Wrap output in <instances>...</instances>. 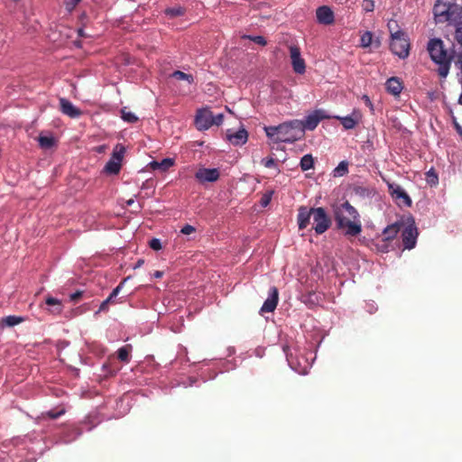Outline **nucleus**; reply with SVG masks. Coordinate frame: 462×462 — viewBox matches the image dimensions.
<instances>
[{"instance_id":"obj_1","label":"nucleus","mask_w":462,"mask_h":462,"mask_svg":"<svg viewBox=\"0 0 462 462\" xmlns=\"http://www.w3.org/2000/svg\"><path fill=\"white\" fill-rule=\"evenodd\" d=\"M333 213L337 227L345 230V236H357L362 232L359 213L348 201L335 206Z\"/></svg>"},{"instance_id":"obj_2","label":"nucleus","mask_w":462,"mask_h":462,"mask_svg":"<svg viewBox=\"0 0 462 462\" xmlns=\"http://www.w3.org/2000/svg\"><path fill=\"white\" fill-rule=\"evenodd\" d=\"M263 130L273 143H293L304 138V133L298 119L283 122L279 125L264 126Z\"/></svg>"},{"instance_id":"obj_3","label":"nucleus","mask_w":462,"mask_h":462,"mask_svg":"<svg viewBox=\"0 0 462 462\" xmlns=\"http://www.w3.org/2000/svg\"><path fill=\"white\" fill-rule=\"evenodd\" d=\"M313 218V229L317 235H322L331 226V218L323 208H310L300 206L298 208L297 223L299 229H305Z\"/></svg>"},{"instance_id":"obj_4","label":"nucleus","mask_w":462,"mask_h":462,"mask_svg":"<svg viewBox=\"0 0 462 462\" xmlns=\"http://www.w3.org/2000/svg\"><path fill=\"white\" fill-rule=\"evenodd\" d=\"M433 14L437 23H448L457 26L462 21V5L449 0H437Z\"/></svg>"},{"instance_id":"obj_5","label":"nucleus","mask_w":462,"mask_h":462,"mask_svg":"<svg viewBox=\"0 0 462 462\" xmlns=\"http://www.w3.org/2000/svg\"><path fill=\"white\" fill-rule=\"evenodd\" d=\"M427 49L431 60L439 65L438 69L439 75L446 78L449 72L453 57L445 49L443 41L439 38L430 39Z\"/></svg>"},{"instance_id":"obj_6","label":"nucleus","mask_w":462,"mask_h":462,"mask_svg":"<svg viewBox=\"0 0 462 462\" xmlns=\"http://www.w3.org/2000/svg\"><path fill=\"white\" fill-rule=\"evenodd\" d=\"M391 33L390 50L400 59H405L409 56L410 43L406 33L402 30L393 32L392 23H388Z\"/></svg>"},{"instance_id":"obj_7","label":"nucleus","mask_w":462,"mask_h":462,"mask_svg":"<svg viewBox=\"0 0 462 462\" xmlns=\"http://www.w3.org/2000/svg\"><path fill=\"white\" fill-rule=\"evenodd\" d=\"M404 228L402 232V244L405 249H412L415 247L418 237V229L415 225V221L411 217H407L406 221H403Z\"/></svg>"},{"instance_id":"obj_8","label":"nucleus","mask_w":462,"mask_h":462,"mask_svg":"<svg viewBox=\"0 0 462 462\" xmlns=\"http://www.w3.org/2000/svg\"><path fill=\"white\" fill-rule=\"evenodd\" d=\"M329 118L323 110H315L305 117L304 120H300L302 132L305 134L306 130L313 131L323 119Z\"/></svg>"},{"instance_id":"obj_9","label":"nucleus","mask_w":462,"mask_h":462,"mask_svg":"<svg viewBox=\"0 0 462 462\" xmlns=\"http://www.w3.org/2000/svg\"><path fill=\"white\" fill-rule=\"evenodd\" d=\"M289 49L294 72L300 75L304 74L306 71V64L305 60L301 58L300 48L296 45H291Z\"/></svg>"},{"instance_id":"obj_10","label":"nucleus","mask_w":462,"mask_h":462,"mask_svg":"<svg viewBox=\"0 0 462 462\" xmlns=\"http://www.w3.org/2000/svg\"><path fill=\"white\" fill-rule=\"evenodd\" d=\"M195 125L198 130H208L214 125L213 114L210 110L204 108L197 112Z\"/></svg>"},{"instance_id":"obj_11","label":"nucleus","mask_w":462,"mask_h":462,"mask_svg":"<svg viewBox=\"0 0 462 462\" xmlns=\"http://www.w3.org/2000/svg\"><path fill=\"white\" fill-rule=\"evenodd\" d=\"M388 188H389L391 196L396 201H398V203H402L404 206H407V207L411 206V203H412L411 199L400 185L389 184Z\"/></svg>"},{"instance_id":"obj_12","label":"nucleus","mask_w":462,"mask_h":462,"mask_svg":"<svg viewBox=\"0 0 462 462\" xmlns=\"http://www.w3.org/2000/svg\"><path fill=\"white\" fill-rule=\"evenodd\" d=\"M279 301V291L278 289L274 286L270 288L269 291V296L264 300L260 312L261 313H266V312H273L278 304Z\"/></svg>"},{"instance_id":"obj_13","label":"nucleus","mask_w":462,"mask_h":462,"mask_svg":"<svg viewBox=\"0 0 462 462\" xmlns=\"http://www.w3.org/2000/svg\"><path fill=\"white\" fill-rule=\"evenodd\" d=\"M226 139L236 146L245 144L248 140V133L242 126L236 132H233L231 129L226 130Z\"/></svg>"},{"instance_id":"obj_14","label":"nucleus","mask_w":462,"mask_h":462,"mask_svg":"<svg viewBox=\"0 0 462 462\" xmlns=\"http://www.w3.org/2000/svg\"><path fill=\"white\" fill-rule=\"evenodd\" d=\"M60 110L71 118H78L82 115V111L79 108L64 97L60 98Z\"/></svg>"},{"instance_id":"obj_15","label":"nucleus","mask_w":462,"mask_h":462,"mask_svg":"<svg viewBox=\"0 0 462 462\" xmlns=\"http://www.w3.org/2000/svg\"><path fill=\"white\" fill-rule=\"evenodd\" d=\"M317 20L319 23L330 25L334 23V13L330 7L327 5L320 6L316 11Z\"/></svg>"},{"instance_id":"obj_16","label":"nucleus","mask_w":462,"mask_h":462,"mask_svg":"<svg viewBox=\"0 0 462 462\" xmlns=\"http://www.w3.org/2000/svg\"><path fill=\"white\" fill-rule=\"evenodd\" d=\"M195 176L200 182H206V181L213 182V181H216L218 180L219 171L217 169L203 168V169H199L196 172Z\"/></svg>"},{"instance_id":"obj_17","label":"nucleus","mask_w":462,"mask_h":462,"mask_svg":"<svg viewBox=\"0 0 462 462\" xmlns=\"http://www.w3.org/2000/svg\"><path fill=\"white\" fill-rule=\"evenodd\" d=\"M385 87L387 92L395 97L399 96L403 88L402 82L397 77H392L387 79Z\"/></svg>"},{"instance_id":"obj_18","label":"nucleus","mask_w":462,"mask_h":462,"mask_svg":"<svg viewBox=\"0 0 462 462\" xmlns=\"http://www.w3.org/2000/svg\"><path fill=\"white\" fill-rule=\"evenodd\" d=\"M381 45V42L379 39L374 40V35L371 32H365L360 38V47L366 49L370 46H374V48H379Z\"/></svg>"},{"instance_id":"obj_19","label":"nucleus","mask_w":462,"mask_h":462,"mask_svg":"<svg viewBox=\"0 0 462 462\" xmlns=\"http://www.w3.org/2000/svg\"><path fill=\"white\" fill-rule=\"evenodd\" d=\"M403 226V221L396 222L394 224L389 225L383 229V235L384 236V240L390 241L396 237L398 233L401 230V227Z\"/></svg>"},{"instance_id":"obj_20","label":"nucleus","mask_w":462,"mask_h":462,"mask_svg":"<svg viewBox=\"0 0 462 462\" xmlns=\"http://www.w3.org/2000/svg\"><path fill=\"white\" fill-rule=\"evenodd\" d=\"M337 120H339L346 130L354 129L359 121V116L353 113L352 116H335Z\"/></svg>"},{"instance_id":"obj_21","label":"nucleus","mask_w":462,"mask_h":462,"mask_svg":"<svg viewBox=\"0 0 462 462\" xmlns=\"http://www.w3.org/2000/svg\"><path fill=\"white\" fill-rule=\"evenodd\" d=\"M174 164V160L171 158H165L161 162L152 161L150 162V167L152 170H160L161 171H166Z\"/></svg>"},{"instance_id":"obj_22","label":"nucleus","mask_w":462,"mask_h":462,"mask_svg":"<svg viewBox=\"0 0 462 462\" xmlns=\"http://www.w3.org/2000/svg\"><path fill=\"white\" fill-rule=\"evenodd\" d=\"M23 321H24V318H23V317L10 315V316L3 318L0 320V328H4L5 327H9V328L14 327Z\"/></svg>"},{"instance_id":"obj_23","label":"nucleus","mask_w":462,"mask_h":462,"mask_svg":"<svg viewBox=\"0 0 462 462\" xmlns=\"http://www.w3.org/2000/svg\"><path fill=\"white\" fill-rule=\"evenodd\" d=\"M45 303L50 306V307H52L51 310H50V311L52 313V314H60L62 310V305H61V302L60 300H59L58 299L56 298H53L51 296H48L45 300Z\"/></svg>"},{"instance_id":"obj_24","label":"nucleus","mask_w":462,"mask_h":462,"mask_svg":"<svg viewBox=\"0 0 462 462\" xmlns=\"http://www.w3.org/2000/svg\"><path fill=\"white\" fill-rule=\"evenodd\" d=\"M131 351H132L131 345H125V346L120 347L117 350V358L124 363H129Z\"/></svg>"},{"instance_id":"obj_25","label":"nucleus","mask_w":462,"mask_h":462,"mask_svg":"<svg viewBox=\"0 0 462 462\" xmlns=\"http://www.w3.org/2000/svg\"><path fill=\"white\" fill-rule=\"evenodd\" d=\"M120 169L121 162L115 159H110L105 166V171L109 174H117L120 171Z\"/></svg>"},{"instance_id":"obj_26","label":"nucleus","mask_w":462,"mask_h":462,"mask_svg":"<svg viewBox=\"0 0 462 462\" xmlns=\"http://www.w3.org/2000/svg\"><path fill=\"white\" fill-rule=\"evenodd\" d=\"M128 278L124 279L110 293V295L106 299V301L107 303H116L118 302L116 300V298L117 297L118 293L120 292L121 289L123 288L125 282L127 281ZM119 302H123V300H120Z\"/></svg>"},{"instance_id":"obj_27","label":"nucleus","mask_w":462,"mask_h":462,"mask_svg":"<svg viewBox=\"0 0 462 462\" xmlns=\"http://www.w3.org/2000/svg\"><path fill=\"white\" fill-rule=\"evenodd\" d=\"M300 169L305 171L310 170L314 166V160L311 154L304 155L300 162Z\"/></svg>"},{"instance_id":"obj_28","label":"nucleus","mask_w":462,"mask_h":462,"mask_svg":"<svg viewBox=\"0 0 462 462\" xmlns=\"http://www.w3.org/2000/svg\"><path fill=\"white\" fill-rule=\"evenodd\" d=\"M348 172V162L346 161H342L338 163V165L334 170L335 177H342Z\"/></svg>"},{"instance_id":"obj_29","label":"nucleus","mask_w":462,"mask_h":462,"mask_svg":"<svg viewBox=\"0 0 462 462\" xmlns=\"http://www.w3.org/2000/svg\"><path fill=\"white\" fill-rule=\"evenodd\" d=\"M39 144L43 149H50L54 145L55 140L52 136H39Z\"/></svg>"},{"instance_id":"obj_30","label":"nucleus","mask_w":462,"mask_h":462,"mask_svg":"<svg viewBox=\"0 0 462 462\" xmlns=\"http://www.w3.org/2000/svg\"><path fill=\"white\" fill-rule=\"evenodd\" d=\"M353 191L356 195L361 198L369 197L372 193L371 189L367 187L356 185L353 188Z\"/></svg>"},{"instance_id":"obj_31","label":"nucleus","mask_w":462,"mask_h":462,"mask_svg":"<svg viewBox=\"0 0 462 462\" xmlns=\"http://www.w3.org/2000/svg\"><path fill=\"white\" fill-rule=\"evenodd\" d=\"M172 78L179 79V80H187L189 83H193L194 78L191 74L184 73L180 70H175L171 74Z\"/></svg>"},{"instance_id":"obj_32","label":"nucleus","mask_w":462,"mask_h":462,"mask_svg":"<svg viewBox=\"0 0 462 462\" xmlns=\"http://www.w3.org/2000/svg\"><path fill=\"white\" fill-rule=\"evenodd\" d=\"M125 151V149L122 144H117L113 151L111 159H115L116 161L122 162Z\"/></svg>"},{"instance_id":"obj_33","label":"nucleus","mask_w":462,"mask_h":462,"mask_svg":"<svg viewBox=\"0 0 462 462\" xmlns=\"http://www.w3.org/2000/svg\"><path fill=\"white\" fill-rule=\"evenodd\" d=\"M122 118L127 123H135L138 121V117L132 112L126 111V108L121 110Z\"/></svg>"},{"instance_id":"obj_34","label":"nucleus","mask_w":462,"mask_h":462,"mask_svg":"<svg viewBox=\"0 0 462 462\" xmlns=\"http://www.w3.org/2000/svg\"><path fill=\"white\" fill-rule=\"evenodd\" d=\"M165 14L167 15H170L171 17H177L180 16L184 14V9L181 7H173V8H167L165 10Z\"/></svg>"},{"instance_id":"obj_35","label":"nucleus","mask_w":462,"mask_h":462,"mask_svg":"<svg viewBox=\"0 0 462 462\" xmlns=\"http://www.w3.org/2000/svg\"><path fill=\"white\" fill-rule=\"evenodd\" d=\"M362 8L365 12H373L374 9V0H363Z\"/></svg>"},{"instance_id":"obj_36","label":"nucleus","mask_w":462,"mask_h":462,"mask_svg":"<svg viewBox=\"0 0 462 462\" xmlns=\"http://www.w3.org/2000/svg\"><path fill=\"white\" fill-rule=\"evenodd\" d=\"M455 39L462 46V21L456 26Z\"/></svg>"},{"instance_id":"obj_37","label":"nucleus","mask_w":462,"mask_h":462,"mask_svg":"<svg viewBox=\"0 0 462 462\" xmlns=\"http://www.w3.org/2000/svg\"><path fill=\"white\" fill-rule=\"evenodd\" d=\"M273 193V190H271V191H268V192H266V193H264V194L263 195V197H262V199H261V201H260V203H261V205H262L263 207H266V206H268V205H269V203H270V202H271V200H272Z\"/></svg>"},{"instance_id":"obj_38","label":"nucleus","mask_w":462,"mask_h":462,"mask_svg":"<svg viewBox=\"0 0 462 462\" xmlns=\"http://www.w3.org/2000/svg\"><path fill=\"white\" fill-rule=\"evenodd\" d=\"M149 245L152 250L158 251L162 249L161 240L158 238H152L149 242Z\"/></svg>"},{"instance_id":"obj_39","label":"nucleus","mask_w":462,"mask_h":462,"mask_svg":"<svg viewBox=\"0 0 462 462\" xmlns=\"http://www.w3.org/2000/svg\"><path fill=\"white\" fill-rule=\"evenodd\" d=\"M262 164L265 167V168H274L277 166L275 161L273 158L270 157V158H264L262 160Z\"/></svg>"},{"instance_id":"obj_40","label":"nucleus","mask_w":462,"mask_h":462,"mask_svg":"<svg viewBox=\"0 0 462 462\" xmlns=\"http://www.w3.org/2000/svg\"><path fill=\"white\" fill-rule=\"evenodd\" d=\"M246 37L249 38L254 42H255L259 45H262V46H264L267 43L266 40L263 36H246Z\"/></svg>"},{"instance_id":"obj_41","label":"nucleus","mask_w":462,"mask_h":462,"mask_svg":"<svg viewBox=\"0 0 462 462\" xmlns=\"http://www.w3.org/2000/svg\"><path fill=\"white\" fill-rule=\"evenodd\" d=\"M195 231H196L195 227L191 225H185L180 230L181 234H183V235H190V234L194 233Z\"/></svg>"},{"instance_id":"obj_42","label":"nucleus","mask_w":462,"mask_h":462,"mask_svg":"<svg viewBox=\"0 0 462 462\" xmlns=\"http://www.w3.org/2000/svg\"><path fill=\"white\" fill-rule=\"evenodd\" d=\"M64 413V410H61L60 411H49L47 412V416L51 419H57L59 418L60 416H61L62 414Z\"/></svg>"},{"instance_id":"obj_43","label":"nucleus","mask_w":462,"mask_h":462,"mask_svg":"<svg viewBox=\"0 0 462 462\" xmlns=\"http://www.w3.org/2000/svg\"><path fill=\"white\" fill-rule=\"evenodd\" d=\"M223 114H217V116L213 115L214 125H220L223 123Z\"/></svg>"},{"instance_id":"obj_44","label":"nucleus","mask_w":462,"mask_h":462,"mask_svg":"<svg viewBox=\"0 0 462 462\" xmlns=\"http://www.w3.org/2000/svg\"><path fill=\"white\" fill-rule=\"evenodd\" d=\"M428 178H429V182H430V183L435 184L438 182V176L434 172L429 171Z\"/></svg>"},{"instance_id":"obj_45","label":"nucleus","mask_w":462,"mask_h":462,"mask_svg":"<svg viewBox=\"0 0 462 462\" xmlns=\"http://www.w3.org/2000/svg\"><path fill=\"white\" fill-rule=\"evenodd\" d=\"M81 296H82V292L81 291H76V292H74V293H72L70 295V300L72 301H77V300H79L81 298Z\"/></svg>"},{"instance_id":"obj_46","label":"nucleus","mask_w":462,"mask_h":462,"mask_svg":"<svg viewBox=\"0 0 462 462\" xmlns=\"http://www.w3.org/2000/svg\"><path fill=\"white\" fill-rule=\"evenodd\" d=\"M108 305H109V303H107V302L106 301V300H105L100 304L99 309H98V310H97V313L101 312V311H106V310H108Z\"/></svg>"},{"instance_id":"obj_47","label":"nucleus","mask_w":462,"mask_h":462,"mask_svg":"<svg viewBox=\"0 0 462 462\" xmlns=\"http://www.w3.org/2000/svg\"><path fill=\"white\" fill-rule=\"evenodd\" d=\"M456 66L460 69V74L462 75V54L458 55L457 60H456Z\"/></svg>"},{"instance_id":"obj_48","label":"nucleus","mask_w":462,"mask_h":462,"mask_svg":"<svg viewBox=\"0 0 462 462\" xmlns=\"http://www.w3.org/2000/svg\"><path fill=\"white\" fill-rule=\"evenodd\" d=\"M162 275H163V272H162V271H156V272L153 273V276H154V278H156V279H160V278H162Z\"/></svg>"},{"instance_id":"obj_49","label":"nucleus","mask_w":462,"mask_h":462,"mask_svg":"<svg viewBox=\"0 0 462 462\" xmlns=\"http://www.w3.org/2000/svg\"><path fill=\"white\" fill-rule=\"evenodd\" d=\"M455 127L459 135L462 137V127L457 123H455Z\"/></svg>"},{"instance_id":"obj_50","label":"nucleus","mask_w":462,"mask_h":462,"mask_svg":"<svg viewBox=\"0 0 462 462\" xmlns=\"http://www.w3.org/2000/svg\"><path fill=\"white\" fill-rule=\"evenodd\" d=\"M78 33L80 37H86L87 34L85 33L84 30L82 28L79 29Z\"/></svg>"},{"instance_id":"obj_51","label":"nucleus","mask_w":462,"mask_h":462,"mask_svg":"<svg viewBox=\"0 0 462 462\" xmlns=\"http://www.w3.org/2000/svg\"><path fill=\"white\" fill-rule=\"evenodd\" d=\"M134 203V199H128V200L126 201V204H127L128 206H131V205H133Z\"/></svg>"},{"instance_id":"obj_52","label":"nucleus","mask_w":462,"mask_h":462,"mask_svg":"<svg viewBox=\"0 0 462 462\" xmlns=\"http://www.w3.org/2000/svg\"><path fill=\"white\" fill-rule=\"evenodd\" d=\"M364 97L365 98V103H368L369 105H371V102H370L368 97L365 96Z\"/></svg>"},{"instance_id":"obj_53","label":"nucleus","mask_w":462,"mask_h":462,"mask_svg":"<svg viewBox=\"0 0 462 462\" xmlns=\"http://www.w3.org/2000/svg\"><path fill=\"white\" fill-rule=\"evenodd\" d=\"M72 1H73L74 5H77V4H79V2L80 0H72Z\"/></svg>"},{"instance_id":"obj_54","label":"nucleus","mask_w":462,"mask_h":462,"mask_svg":"<svg viewBox=\"0 0 462 462\" xmlns=\"http://www.w3.org/2000/svg\"><path fill=\"white\" fill-rule=\"evenodd\" d=\"M142 263H143V261H141V260H140V261H138V263H137V266H140Z\"/></svg>"}]
</instances>
